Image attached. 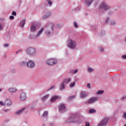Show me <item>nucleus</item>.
I'll return each mask as SVG.
<instances>
[{
	"label": "nucleus",
	"mask_w": 126,
	"mask_h": 126,
	"mask_svg": "<svg viewBox=\"0 0 126 126\" xmlns=\"http://www.w3.org/2000/svg\"><path fill=\"white\" fill-rule=\"evenodd\" d=\"M90 83H88V84H87V87L88 88H89V89H90V88H91V87L90 86Z\"/></svg>",
	"instance_id": "nucleus-36"
},
{
	"label": "nucleus",
	"mask_w": 126,
	"mask_h": 126,
	"mask_svg": "<svg viewBox=\"0 0 126 126\" xmlns=\"http://www.w3.org/2000/svg\"><path fill=\"white\" fill-rule=\"evenodd\" d=\"M124 126H126V124H125Z\"/></svg>",
	"instance_id": "nucleus-52"
},
{
	"label": "nucleus",
	"mask_w": 126,
	"mask_h": 126,
	"mask_svg": "<svg viewBox=\"0 0 126 126\" xmlns=\"http://www.w3.org/2000/svg\"><path fill=\"white\" fill-rule=\"evenodd\" d=\"M10 19H14V17L13 16H11L10 17Z\"/></svg>",
	"instance_id": "nucleus-43"
},
{
	"label": "nucleus",
	"mask_w": 126,
	"mask_h": 126,
	"mask_svg": "<svg viewBox=\"0 0 126 126\" xmlns=\"http://www.w3.org/2000/svg\"><path fill=\"white\" fill-rule=\"evenodd\" d=\"M4 47H5V48H7V47H9V44H5L4 45Z\"/></svg>",
	"instance_id": "nucleus-39"
},
{
	"label": "nucleus",
	"mask_w": 126,
	"mask_h": 126,
	"mask_svg": "<svg viewBox=\"0 0 126 126\" xmlns=\"http://www.w3.org/2000/svg\"><path fill=\"white\" fill-rule=\"evenodd\" d=\"M1 30H2V27L1 26V24H0V31H1Z\"/></svg>",
	"instance_id": "nucleus-45"
},
{
	"label": "nucleus",
	"mask_w": 126,
	"mask_h": 126,
	"mask_svg": "<svg viewBox=\"0 0 126 126\" xmlns=\"http://www.w3.org/2000/svg\"><path fill=\"white\" fill-rule=\"evenodd\" d=\"M1 91V89H0V92Z\"/></svg>",
	"instance_id": "nucleus-51"
},
{
	"label": "nucleus",
	"mask_w": 126,
	"mask_h": 126,
	"mask_svg": "<svg viewBox=\"0 0 126 126\" xmlns=\"http://www.w3.org/2000/svg\"><path fill=\"white\" fill-rule=\"evenodd\" d=\"M26 62H22L20 63V65L21 66H23L24 65H26Z\"/></svg>",
	"instance_id": "nucleus-26"
},
{
	"label": "nucleus",
	"mask_w": 126,
	"mask_h": 126,
	"mask_svg": "<svg viewBox=\"0 0 126 126\" xmlns=\"http://www.w3.org/2000/svg\"><path fill=\"white\" fill-rule=\"evenodd\" d=\"M46 1H47L48 4H49V5H52V4H53V2H52L51 0H46Z\"/></svg>",
	"instance_id": "nucleus-27"
},
{
	"label": "nucleus",
	"mask_w": 126,
	"mask_h": 126,
	"mask_svg": "<svg viewBox=\"0 0 126 126\" xmlns=\"http://www.w3.org/2000/svg\"><path fill=\"white\" fill-rule=\"evenodd\" d=\"M0 105H1V106H5V102L4 103L2 101H0Z\"/></svg>",
	"instance_id": "nucleus-33"
},
{
	"label": "nucleus",
	"mask_w": 126,
	"mask_h": 126,
	"mask_svg": "<svg viewBox=\"0 0 126 126\" xmlns=\"http://www.w3.org/2000/svg\"><path fill=\"white\" fill-rule=\"evenodd\" d=\"M24 110H25V108H24L17 111L15 113V114L16 115H19L20 114H21V113H22V112H23L24 111Z\"/></svg>",
	"instance_id": "nucleus-18"
},
{
	"label": "nucleus",
	"mask_w": 126,
	"mask_h": 126,
	"mask_svg": "<svg viewBox=\"0 0 126 126\" xmlns=\"http://www.w3.org/2000/svg\"><path fill=\"white\" fill-rule=\"evenodd\" d=\"M74 98H75V95L70 96L69 97V100H72V99H74Z\"/></svg>",
	"instance_id": "nucleus-30"
},
{
	"label": "nucleus",
	"mask_w": 126,
	"mask_h": 126,
	"mask_svg": "<svg viewBox=\"0 0 126 126\" xmlns=\"http://www.w3.org/2000/svg\"><path fill=\"white\" fill-rule=\"evenodd\" d=\"M12 15H13L14 16H15L16 15V12L13 11L12 13Z\"/></svg>",
	"instance_id": "nucleus-38"
},
{
	"label": "nucleus",
	"mask_w": 126,
	"mask_h": 126,
	"mask_svg": "<svg viewBox=\"0 0 126 126\" xmlns=\"http://www.w3.org/2000/svg\"><path fill=\"white\" fill-rule=\"evenodd\" d=\"M92 3V0H86V4L88 5V6H89L90 4Z\"/></svg>",
	"instance_id": "nucleus-20"
},
{
	"label": "nucleus",
	"mask_w": 126,
	"mask_h": 126,
	"mask_svg": "<svg viewBox=\"0 0 126 126\" xmlns=\"http://www.w3.org/2000/svg\"><path fill=\"white\" fill-rule=\"evenodd\" d=\"M67 46L70 49H75L76 48V42L72 39H68L67 41Z\"/></svg>",
	"instance_id": "nucleus-2"
},
{
	"label": "nucleus",
	"mask_w": 126,
	"mask_h": 126,
	"mask_svg": "<svg viewBox=\"0 0 126 126\" xmlns=\"http://www.w3.org/2000/svg\"><path fill=\"white\" fill-rule=\"evenodd\" d=\"M19 51H20V52H21V51H22V50H19L17 52V53H18V52H19Z\"/></svg>",
	"instance_id": "nucleus-50"
},
{
	"label": "nucleus",
	"mask_w": 126,
	"mask_h": 126,
	"mask_svg": "<svg viewBox=\"0 0 126 126\" xmlns=\"http://www.w3.org/2000/svg\"><path fill=\"white\" fill-rule=\"evenodd\" d=\"M108 121H109V118H105L103 119V120L100 123L99 126H106L108 123Z\"/></svg>",
	"instance_id": "nucleus-8"
},
{
	"label": "nucleus",
	"mask_w": 126,
	"mask_h": 126,
	"mask_svg": "<svg viewBox=\"0 0 126 126\" xmlns=\"http://www.w3.org/2000/svg\"><path fill=\"white\" fill-rule=\"evenodd\" d=\"M102 51H103V49H102Z\"/></svg>",
	"instance_id": "nucleus-53"
},
{
	"label": "nucleus",
	"mask_w": 126,
	"mask_h": 126,
	"mask_svg": "<svg viewBox=\"0 0 126 126\" xmlns=\"http://www.w3.org/2000/svg\"><path fill=\"white\" fill-rule=\"evenodd\" d=\"M87 95H88V94H87V93H86V92H81L80 94V98H81L82 99L86 97H87Z\"/></svg>",
	"instance_id": "nucleus-11"
},
{
	"label": "nucleus",
	"mask_w": 126,
	"mask_h": 126,
	"mask_svg": "<svg viewBox=\"0 0 126 126\" xmlns=\"http://www.w3.org/2000/svg\"><path fill=\"white\" fill-rule=\"evenodd\" d=\"M8 91L10 93H15V92L17 91V90L15 88H11L8 89Z\"/></svg>",
	"instance_id": "nucleus-13"
},
{
	"label": "nucleus",
	"mask_w": 126,
	"mask_h": 126,
	"mask_svg": "<svg viewBox=\"0 0 126 126\" xmlns=\"http://www.w3.org/2000/svg\"><path fill=\"white\" fill-rule=\"evenodd\" d=\"M81 122L82 121H79V118H78V117L75 116L73 117V116H72L67 120L66 124H69V123H71V124H72V123H76V124H81Z\"/></svg>",
	"instance_id": "nucleus-1"
},
{
	"label": "nucleus",
	"mask_w": 126,
	"mask_h": 126,
	"mask_svg": "<svg viewBox=\"0 0 126 126\" xmlns=\"http://www.w3.org/2000/svg\"><path fill=\"white\" fill-rule=\"evenodd\" d=\"M46 35H50L51 34V32L49 31H47L45 32Z\"/></svg>",
	"instance_id": "nucleus-34"
},
{
	"label": "nucleus",
	"mask_w": 126,
	"mask_h": 126,
	"mask_svg": "<svg viewBox=\"0 0 126 126\" xmlns=\"http://www.w3.org/2000/svg\"><path fill=\"white\" fill-rule=\"evenodd\" d=\"M49 96H50V95H49V94H47V95H45L44 96H43V97H42V100H43V101H45V100H47V99L48 98H49Z\"/></svg>",
	"instance_id": "nucleus-23"
},
{
	"label": "nucleus",
	"mask_w": 126,
	"mask_h": 126,
	"mask_svg": "<svg viewBox=\"0 0 126 126\" xmlns=\"http://www.w3.org/2000/svg\"><path fill=\"white\" fill-rule=\"evenodd\" d=\"M74 27H75V28H77V27H78V25H77V24L76 23V22H75L74 23Z\"/></svg>",
	"instance_id": "nucleus-35"
},
{
	"label": "nucleus",
	"mask_w": 126,
	"mask_h": 126,
	"mask_svg": "<svg viewBox=\"0 0 126 126\" xmlns=\"http://www.w3.org/2000/svg\"><path fill=\"white\" fill-rule=\"evenodd\" d=\"M122 59H124V60L126 59V55H123L122 56Z\"/></svg>",
	"instance_id": "nucleus-40"
},
{
	"label": "nucleus",
	"mask_w": 126,
	"mask_h": 126,
	"mask_svg": "<svg viewBox=\"0 0 126 126\" xmlns=\"http://www.w3.org/2000/svg\"><path fill=\"white\" fill-rule=\"evenodd\" d=\"M71 81V79L69 78V79H64L63 80V83H64V84H68V83H69V82Z\"/></svg>",
	"instance_id": "nucleus-15"
},
{
	"label": "nucleus",
	"mask_w": 126,
	"mask_h": 126,
	"mask_svg": "<svg viewBox=\"0 0 126 126\" xmlns=\"http://www.w3.org/2000/svg\"><path fill=\"white\" fill-rule=\"evenodd\" d=\"M103 93H104L103 91H98L97 94V95H99V94H103Z\"/></svg>",
	"instance_id": "nucleus-29"
},
{
	"label": "nucleus",
	"mask_w": 126,
	"mask_h": 126,
	"mask_svg": "<svg viewBox=\"0 0 126 126\" xmlns=\"http://www.w3.org/2000/svg\"><path fill=\"white\" fill-rule=\"evenodd\" d=\"M59 98L61 99V97L60 96L58 95H55L51 98V99H50V102H51V103H53V102H55V101H56L57 99H59Z\"/></svg>",
	"instance_id": "nucleus-12"
},
{
	"label": "nucleus",
	"mask_w": 126,
	"mask_h": 126,
	"mask_svg": "<svg viewBox=\"0 0 126 126\" xmlns=\"http://www.w3.org/2000/svg\"><path fill=\"white\" fill-rule=\"evenodd\" d=\"M98 8L99 9H104V10H109V9H111V7H110L108 4L102 2L99 5Z\"/></svg>",
	"instance_id": "nucleus-3"
},
{
	"label": "nucleus",
	"mask_w": 126,
	"mask_h": 126,
	"mask_svg": "<svg viewBox=\"0 0 126 126\" xmlns=\"http://www.w3.org/2000/svg\"><path fill=\"white\" fill-rule=\"evenodd\" d=\"M27 66L29 68H33L35 66V63L33 61H29L27 63Z\"/></svg>",
	"instance_id": "nucleus-7"
},
{
	"label": "nucleus",
	"mask_w": 126,
	"mask_h": 126,
	"mask_svg": "<svg viewBox=\"0 0 126 126\" xmlns=\"http://www.w3.org/2000/svg\"><path fill=\"white\" fill-rule=\"evenodd\" d=\"M43 31H44V28H42L41 29V30L37 33V34L36 35V37H39V36H40V35H41V34H42V33L43 32Z\"/></svg>",
	"instance_id": "nucleus-17"
},
{
	"label": "nucleus",
	"mask_w": 126,
	"mask_h": 126,
	"mask_svg": "<svg viewBox=\"0 0 126 126\" xmlns=\"http://www.w3.org/2000/svg\"><path fill=\"white\" fill-rule=\"evenodd\" d=\"M57 62V59H50L46 61V63L48 65H54V64H56Z\"/></svg>",
	"instance_id": "nucleus-5"
},
{
	"label": "nucleus",
	"mask_w": 126,
	"mask_h": 126,
	"mask_svg": "<svg viewBox=\"0 0 126 126\" xmlns=\"http://www.w3.org/2000/svg\"><path fill=\"white\" fill-rule=\"evenodd\" d=\"M85 126H90V124H89V122H85Z\"/></svg>",
	"instance_id": "nucleus-37"
},
{
	"label": "nucleus",
	"mask_w": 126,
	"mask_h": 126,
	"mask_svg": "<svg viewBox=\"0 0 126 126\" xmlns=\"http://www.w3.org/2000/svg\"><path fill=\"white\" fill-rule=\"evenodd\" d=\"M59 111L62 113L63 112H66V108H65V105L63 103H61L59 107Z\"/></svg>",
	"instance_id": "nucleus-6"
},
{
	"label": "nucleus",
	"mask_w": 126,
	"mask_h": 126,
	"mask_svg": "<svg viewBox=\"0 0 126 126\" xmlns=\"http://www.w3.org/2000/svg\"><path fill=\"white\" fill-rule=\"evenodd\" d=\"M74 85H75V83H72L70 84L69 85V87H73V86H74Z\"/></svg>",
	"instance_id": "nucleus-31"
},
{
	"label": "nucleus",
	"mask_w": 126,
	"mask_h": 126,
	"mask_svg": "<svg viewBox=\"0 0 126 126\" xmlns=\"http://www.w3.org/2000/svg\"><path fill=\"white\" fill-rule=\"evenodd\" d=\"M11 101L8 99H7L5 101V105H6V106H8V107L11 105Z\"/></svg>",
	"instance_id": "nucleus-14"
},
{
	"label": "nucleus",
	"mask_w": 126,
	"mask_h": 126,
	"mask_svg": "<svg viewBox=\"0 0 126 126\" xmlns=\"http://www.w3.org/2000/svg\"><path fill=\"white\" fill-rule=\"evenodd\" d=\"M36 29H37V28L36 27V26H35L34 25H32L31 27V31L32 32H34L36 31Z\"/></svg>",
	"instance_id": "nucleus-16"
},
{
	"label": "nucleus",
	"mask_w": 126,
	"mask_h": 126,
	"mask_svg": "<svg viewBox=\"0 0 126 126\" xmlns=\"http://www.w3.org/2000/svg\"><path fill=\"white\" fill-rule=\"evenodd\" d=\"M73 73H77V70H74Z\"/></svg>",
	"instance_id": "nucleus-47"
},
{
	"label": "nucleus",
	"mask_w": 126,
	"mask_h": 126,
	"mask_svg": "<svg viewBox=\"0 0 126 126\" xmlns=\"http://www.w3.org/2000/svg\"><path fill=\"white\" fill-rule=\"evenodd\" d=\"M64 84L63 83L61 84L60 90H63V89H64Z\"/></svg>",
	"instance_id": "nucleus-24"
},
{
	"label": "nucleus",
	"mask_w": 126,
	"mask_h": 126,
	"mask_svg": "<svg viewBox=\"0 0 126 126\" xmlns=\"http://www.w3.org/2000/svg\"><path fill=\"white\" fill-rule=\"evenodd\" d=\"M48 115H49V112H48L47 111H45L43 112L42 117L43 118L45 117H48Z\"/></svg>",
	"instance_id": "nucleus-21"
},
{
	"label": "nucleus",
	"mask_w": 126,
	"mask_h": 126,
	"mask_svg": "<svg viewBox=\"0 0 126 126\" xmlns=\"http://www.w3.org/2000/svg\"><path fill=\"white\" fill-rule=\"evenodd\" d=\"M89 113L90 114H93V113H96V110L95 109H90L89 110Z\"/></svg>",
	"instance_id": "nucleus-25"
},
{
	"label": "nucleus",
	"mask_w": 126,
	"mask_h": 126,
	"mask_svg": "<svg viewBox=\"0 0 126 126\" xmlns=\"http://www.w3.org/2000/svg\"><path fill=\"white\" fill-rule=\"evenodd\" d=\"M123 118L124 119H126V113H124V114L123 115Z\"/></svg>",
	"instance_id": "nucleus-42"
},
{
	"label": "nucleus",
	"mask_w": 126,
	"mask_h": 126,
	"mask_svg": "<svg viewBox=\"0 0 126 126\" xmlns=\"http://www.w3.org/2000/svg\"><path fill=\"white\" fill-rule=\"evenodd\" d=\"M20 100L21 101H24L26 100V94L25 93H22L20 94Z\"/></svg>",
	"instance_id": "nucleus-10"
},
{
	"label": "nucleus",
	"mask_w": 126,
	"mask_h": 126,
	"mask_svg": "<svg viewBox=\"0 0 126 126\" xmlns=\"http://www.w3.org/2000/svg\"><path fill=\"white\" fill-rule=\"evenodd\" d=\"M126 99V96H124V97H122L123 100H125Z\"/></svg>",
	"instance_id": "nucleus-48"
},
{
	"label": "nucleus",
	"mask_w": 126,
	"mask_h": 126,
	"mask_svg": "<svg viewBox=\"0 0 126 126\" xmlns=\"http://www.w3.org/2000/svg\"><path fill=\"white\" fill-rule=\"evenodd\" d=\"M88 72H92V71H94V69H93L92 68H89L88 69Z\"/></svg>",
	"instance_id": "nucleus-28"
},
{
	"label": "nucleus",
	"mask_w": 126,
	"mask_h": 126,
	"mask_svg": "<svg viewBox=\"0 0 126 126\" xmlns=\"http://www.w3.org/2000/svg\"><path fill=\"white\" fill-rule=\"evenodd\" d=\"M111 24H112V25H114V24H115V22L114 21H112L111 22Z\"/></svg>",
	"instance_id": "nucleus-44"
},
{
	"label": "nucleus",
	"mask_w": 126,
	"mask_h": 126,
	"mask_svg": "<svg viewBox=\"0 0 126 126\" xmlns=\"http://www.w3.org/2000/svg\"><path fill=\"white\" fill-rule=\"evenodd\" d=\"M25 22H26V20L25 19L23 20L20 24V26H21V27H24V25H25Z\"/></svg>",
	"instance_id": "nucleus-19"
},
{
	"label": "nucleus",
	"mask_w": 126,
	"mask_h": 126,
	"mask_svg": "<svg viewBox=\"0 0 126 126\" xmlns=\"http://www.w3.org/2000/svg\"><path fill=\"white\" fill-rule=\"evenodd\" d=\"M27 54L29 56H34L36 54V49L33 47H29L27 49Z\"/></svg>",
	"instance_id": "nucleus-4"
},
{
	"label": "nucleus",
	"mask_w": 126,
	"mask_h": 126,
	"mask_svg": "<svg viewBox=\"0 0 126 126\" xmlns=\"http://www.w3.org/2000/svg\"><path fill=\"white\" fill-rule=\"evenodd\" d=\"M4 111V112H8V110H7V109H6V110H3Z\"/></svg>",
	"instance_id": "nucleus-49"
},
{
	"label": "nucleus",
	"mask_w": 126,
	"mask_h": 126,
	"mask_svg": "<svg viewBox=\"0 0 126 126\" xmlns=\"http://www.w3.org/2000/svg\"><path fill=\"white\" fill-rule=\"evenodd\" d=\"M50 26H51V28H52V32H53V28L54 27V24H52V23H50L49 24Z\"/></svg>",
	"instance_id": "nucleus-32"
},
{
	"label": "nucleus",
	"mask_w": 126,
	"mask_h": 126,
	"mask_svg": "<svg viewBox=\"0 0 126 126\" xmlns=\"http://www.w3.org/2000/svg\"><path fill=\"white\" fill-rule=\"evenodd\" d=\"M109 20H110V18H107L105 21L106 23H108V22H109Z\"/></svg>",
	"instance_id": "nucleus-41"
},
{
	"label": "nucleus",
	"mask_w": 126,
	"mask_h": 126,
	"mask_svg": "<svg viewBox=\"0 0 126 126\" xmlns=\"http://www.w3.org/2000/svg\"><path fill=\"white\" fill-rule=\"evenodd\" d=\"M51 12H48L47 13V14H46L43 17H45V18H47L48 17H49V16H50V15H51Z\"/></svg>",
	"instance_id": "nucleus-22"
},
{
	"label": "nucleus",
	"mask_w": 126,
	"mask_h": 126,
	"mask_svg": "<svg viewBox=\"0 0 126 126\" xmlns=\"http://www.w3.org/2000/svg\"><path fill=\"white\" fill-rule=\"evenodd\" d=\"M54 88H55V86H52L50 87V89H54Z\"/></svg>",
	"instance_id": "nucleus-46"
},
{
	"label": "nucleus",
	"mask_w": 126,
	"mask_h": 126,
	"mask_svg": "<svg viewBox=\"0 0 126 126\" xmlns=\"http://www.w3.org/2000/svg\"><path fill=\"white\" fill-rule=\"evenodd\" d=\"M97 100H98V98L97 97H91L89 99L88 103H89V104H92L94 102H96Z\"/></svg>",
	"instance_id": "nucleus-9"
}]
</instances>
